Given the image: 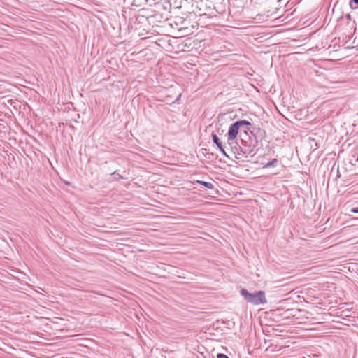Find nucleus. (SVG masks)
Wrapping results in <instances>:
<instances>
[{
    "mask_svg": "<svg viewBox=\"0 0 358 358\" xmlns=\"http://www.w3.org/2000/svg\"><path fill=\"white\" fill-rule=\"evenodd\" d=\"M240 294L248 303L252 305L258 306L267 303L265 292L264 291H257L254 293H250L247 289H242Z\"/></svg>",
    "mask_w": 358,
    "mask_h": 358,
    "instance_id": "f257e3e1",
    "label": "nucleus"
},
{
    "mask_svg": "<svg viewBox=\"0 0 358 358\" xmlns=\"http://www.w3.org/2000/svg\"><path fill=\"white\" fill-rule=\"evenodd\" d=\"M249 125H250V123L247 120H239L232 124L230 126L227 134L228 141L230 142L235 140L239 133L241 128L243 126Z\"/></svg>",
    "mask_w": 358,
    "mask_h": 358,
    "instance_id": "f03ea898",
    "label": "nucleus"
},
{
    "mask_svg": "<svg viewBox=\"0 0 358 358\" xmlns=\"http://www.w3.org/2000/svg\"><path fill=\"white\" fill-rule=\"evenodd\" d=\"M196 182L203 185L209 189H213L214 188L213 184L209 182L197 180Z\"/></svg>",
    "mask_w": 358,
    "mask_h": 358,
    "instance_id": "7ed1b4c3",
    "label": "nucleus"
},
{
    "mask_svg": "<svg viewBox=\"0 0 358 358\" xmlns=\"http://www.w3.org/2000/svg\"><path fill=\"white\" fill-rule=\"evenodd\" d=\"M212 138H213V143L217 145V148H220V146H222V143H220V139L217 136L216 134H213Z\"/></svg>",
    "mask_w": 358,
    "mask_h": 358,
    "instance_id": "20e7f679",
    "label": "nucleus"
},
{
    "mask_svg": "<svg viewBox=\"0 0 358 358\" xmlns=\"http://www.w3.org/2000/svg\"><path fill=\"white\" fill-rule=\"evenodd\" d=\"M278 162V159H273L272 161L266 163V164L264 165V168H269V167H271V166H275V164H277Z\"/></svg>",
    "mask_w": 358,
    "mask_h": 358,
    "instance_id": "39448f33",
    "label": "nucleus"
},
{
    "mask_svg": "<svg viewBox=\"0 0 358 358\" xmlns=\"http://www.w3.org/2000/svg\"><path fill=\"white\" fill-rule=\"evenodd\" d=\"M111 176H112L113 179L115 180L122 178V177L116 171L113 172Z\"/></svg>",
    "mask_w": 358,
    "mask_h": 358,
    "instance_id": "423d86ee",
    "label": "nucleus"
},
{
    "mask_svg": "<svg viewBox=\"0 0 358 358\" xmlns=\"http://www.w3.org/2000/svg\"><path fill=\"white\" fill-rule=\"evenodd\" d=\"M217 358H229L228 356H227L226 355L224 354H222V353H218L217 355Z\"/></svg>",
    "mask_w": 358,
    "mask_h": 358,
    "instance_id": "0eeeda50",
    "label": "nucleus"
},
{
    "mask_svg": "<svg viewBox=\"0 0 358 358\" xmlns=\"http://www.w3.org/2000/svg\"><path fill=\"white\" fill-rule=\"evenodd\" d=\"M219 148V150L221 151V152H222L224 155H225V156H227V153H226V152H225L224 149L223 148L222 145V146H220V148Z\"/></svg>",
    "mask_w": 358,
    "mask_h": 358,
    "instance_id": "6e6552de",
    "label": "nucleus"
},
{
    "mask_svg": "<svg viewBox=\"0 0 358 358\" xmlns=\"http://www.w3.org/2000/svg\"><path fill=\"white\" fill-rule=\"evenodd\" d=\"M350 212L353 213H358V207L351 208Z\"/></svg>",
    "mask_w": 358,
    "mask_h": 358,
    "instance_id": "1a4fd4ad",
    "label": "nucleus"
},
{
    "mask_svg": "<svg viewBox=\"0 0 358 358\" xmlns=\"http://www.w3.org/2000/svg\"><path fill=\"white\" fill-rule=\"evenodd\" d=\"M355 4L358 5V0H352Z\"/></svg>",
    "mask_w": 358,
    "mask_h": 358,
    "instance_id": "9d476101",
    "label": "nucleus"
}]
</instances>
